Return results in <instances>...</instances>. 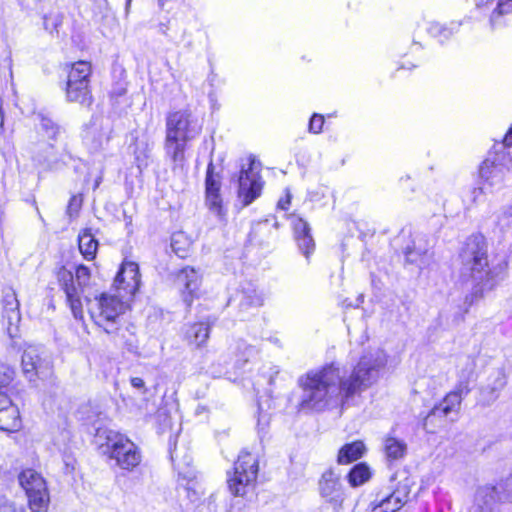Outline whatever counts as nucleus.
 Listing matches in <instances>:
<instances>
[{
	"instance_id": "nucleus-56",
	"label": "nucleus",
	"mask_w": 512,
	"mask_h": 512,
	"mask_svg": "<svg viewBox=\"0 0 512 512\" xmlns=\"http://www.w3.org/2000/svg\"><path fill=\"white\" fill-rule=\"evenodd\" d=\"M200 410V412H203V409H200V407H197V412Z\"/></svg>"
},
{
	"instance_id": "nucleus-46",
	"label": "nucleus",
	"mask_w": 512,
	"mask_h": 512,
	"mask_svg": "<svg viewBox=\"0 0 512 512\" xmlns=\"http://www.w3.org/2000/svg\"><path fill=\"white\" fill-rule=\"evenodd\" d=\"M291 203V195L290 193L287 191V194H286V197L285 198H282L278 201V208L282 209V210H287L289 205Z\"/></svg>"
},
{
	"instance_id": "nucleus-34",
	"label": "nucleus",
	"mask_w": 512,
	"mask_h": 512,
	"mask_svg": "<svg viewBox=\"0 0 512 512\" xmlns=\"http://www.w3.org/2000/svg\"><path fill=\"white\" fill-rule=\"evenodd\" d=\"M476 363L471 357H464L459 363V382H465L469 386L470 380L474 376Z\"/></svg>"
},
{
	"instance_id": "nucleus-12",
	"label": "nucleus",
	"mask_w": 512,
	"mask_h": 512,
	"mask_svg": "<svg viewBox=\"0 0 512 512\" xmlns=\"http://www.w3.org/2000/svg\"><path fill=\"white\" fill-rule=\"evenodd\" d=\"M263 183L259 171L255 169L254 160L248 167H242L238 177V197L244 206L251 204L261 194Z\"/></svg>"
},
{
	"instance_id": "nucleus-9",
	"label": "nucleus",
	"mask_w": 512,
	"mask_h": 512,
	"mask_svg": "<svg viewBox=\"0 0 512 512\" xmlns=\"http://www.w3.org/2000/svg\"><path fill=\"white\" fill-rule=\"evenodd\" d=\"M18 481L28 500L32 512H47L50 504V494L44 477L34 469H25Z\"/></svg>"
},
{
	"instance_id": "nucleus-8",
	"label": "nucleus",
	"mask_w": 512,
	"mask_h": 512,
	"mask_svg": "<svg viewBox=\"0 0 512 512\" xmlns=\"http://www.w3.org/2000/svg\"><path fill=\"white\" fill-rule=\"evenodd\" d=\"M90 270L84 265L76 269L75 279L69 271L60 273V286L66 295V302L76 320H83V294L90 281Z\"/></svg>"
},
{
	"instance_id": "nucleus-4",
	"label": "nucleus",
	"mask_w": 512,
	"mask_h": 512,
	"mask_svg": "<svg viewBox=\"0 0 512 512\" xmlns=\"http://www.w3.org/2000/svg\"><path fill=\"white\" fill-rule=\"evenodd\" d=\"M95 438L102 452L121 470L133 471L142 461L140 448L127 436L112 429L97 427Z\"/></svg>"
},
{
	"instance_id": "nucleus-2",
	"label": "nucleus",
	"mask_w": 512,
	"mask_h": 512,
	"mask_svg": "<svg viewBox=\"0 0 512 512\" xmlns=\"http://www.w3.org/2000/svg\"><path fill=\"white\" fill-rule=\"evenodd\" d=\"M488 246L484 236H470L461 251L463 274L469 272L473 283L471 293L466 295L465 304L470 307L481 299L485 293L494 290L507 276L506 260L488 261Z\"/></svg>"
},
{
	"instance_id": "nucleus-43",
	"label": "nucleus",
	"mask_w": 512,
	"mask_h": 512,
	"mask_svg": "<svg viewBox=\"0 0 512 512\" xmlns=\"http://www.w3.org/2000/svg\"><path fill=\"white\" fill-rule=\"evenodd\" d=\"M60 22H61V20L59 19V17H55L52 19L51 16L46 15L44 17L43 25H44L45 30L52 33L54 30L57 29Z\"/></svg>"
},
{
	"instance_id": "nucleus-36",
	"label": "nucleus",
	"mask_w": 512,
	"mask_h": 512,
	"mask_svg": "<svg viewBox=\"0 0 512 512\" xmlns=\"http://www.w3.org/2000/svg\"><path fill=\"white\" fill-rule=\"evenodd\" d=\"M15 372L7 364L0 362V391L9 390V385L14 379Z\"/></svg>"
},
{
	"instance_id": "nucleus-50",
	"label": "nucleus",
	"mask_w": 512,
	"mask_h": 512,
	"mask_svg": "<svg viewBox=\"0 0 512 512\" xmlns=\"http://www.w3.org/2000/svg\"><path fill=\"white\" fill-rule=\"evenodd\" d=\"M147 158H148V154H147V150L144 149L143 150V166H146L147 165Z\"/></svg>"
},
{
	"instance_id": "nucleus-44",
	"label": "nucleus",
	"mask_w": 512,
	"mask_h": 512,
	"mask_svg": "<svg viewBox=\"0 0 512 512\" xmlns=\"http://www.w3.org/2000/svg\"><path fill=\"white\" fill-rule=\"evenodd\" d=\"M8 390H6L5 392H2V390L0 391V408H9L10 406H16L10 395H8L7 393Z\"/></svg>"
},
{
	"instance_id": "nucleus-3",
	"label": "nucleus",
	"mask_w": 512,
	"mask_h": 512,
	"mask_svg": "<svg viewBox=\"0 0 512 512\" xmlns=\"http://www.w3.org/2000/svg\"><path fill=\"white\" fill-rule=\"evenodd\" d=\"M201 131V122L190 110L182 109L167 114L165 150L175 165L184 162L187 142L196 138Z\"/></svg>"
},
{
	"instance_id": "nucleus-27",
	"label": "nucleus",
	"mask_w": 512,
	"mask_h": 512,
	"mask_svg": "<svg viewBox=\"0 0 512 512\" xmlns=\"http://www.w3.org/2000/svg\"><path fill=\"white\" fill-rule=\"evenodd\" d=\"M79 250L83 257L90 261L96 257L98 241L90 229H84L78 236Z\"/></svg>"
},
{
	"instance_id": "nucleus-10",
	"label": "nucleus",
	"mask_w": 512,
	"mask_h": 512,
	"mask_svg": "<svg viewBox=\"0 0 512 512\" xmlns=\"http://www.w3.org/2000/svg\"><path fill=\"white\" fill-rule=\"evenodd\" d=\"M410 485L408 479L400 482L394 490L382 489L374 495L370 502L368 512H397L408 501Z\"/></svg>"
},
{
	"instance_id": "nucleus-1",
	"label": "nucleus",
	"mask_w": 512,
	"mask_h": 512,
	"mask_svg": "<svg viewBox=\"0 0 512 512\" xmlns=\"http://www.w3.org/2000/svg\"><path fill=\"white\" fill-rule=\"evenodd\" d=\"M387 361L384 350L371 348L363 353L348 377L342 375L335 363L310 370L298 380L303 390L298 409L321 411L328 406L344 405L379 380Z\"/></svg>"
},
{
	"instance_id": "nucleus-41",
	"label": "nucleus",
	"mask_w": 512,
	"mask_h": 512,
	"mask_svg": "<svg viewBox=\"0 0 512 512\" xmlns=\"http://www.w3.org/2000/svg\"><path fill=\"white\" fill-rule=\"evenodd\" d=\"M503 497L512 502V474L499 485Z\"/></svg>"
},
{
	"instance_id": "nucleus-6",
	"label": "nucleus",
	"mask_w": 512,
	"mask_h": 512,
	"mask_svg": "<svg viewBox=\"0 0 512 512\" xmlns=\"http://www.w3.org/2000/svg\"><path fill=\"white\" fill-rule=\"evenodd\" d=\"M88 312L93 322L105 333L113 337H118L122 330V315L128 309L127 301L120 294L110 295L107 293L95 297L91 301L88 296H84Z\"/></svg>"
},
{
	"instance_id": "nucleus-22",
	"label": "nucleus",
	"mask_w": 512,
	"mask_h": 512,
	"mask_svg": "<svg viewBox=\"0 0 512 512\" xmlns=\"http://www.w3.org/2000/svg\"><path fill=\"white\" fill-rule=\"evenodd\" d=\"M263 296L254 288H247L241 292L239 302V317L245 319L251 310L263 305Z\"/></svg>"
},
{
	"instance_id": "nucleus-7",
	"label": "nucleus",
	"mask_w": 512,
	"mask_h": 512,
	"mask_svg": "<svg viewBox=\"0 0 512 512\" xmlns=\"http://www.w3.org/2000/svg\"><path fill=\"white\" fill-rule=\"evenodd\" d=\"M259 471L256 455L243 450L234 464L233 473L228 474L227 484L234 496H245L255 486Z\"/></svg>"
},
{
	"instance_id": "nucleus-16",
	"label": "nucleus",
	"mask_w": 512,
	"mask_h": 512,
	"mask_svg": "<svg viewBox=\"0 0 512 512\" xmlns=\"http://www.w3.org/2000/svg\"><path fill=\"white\" fill-rule=\"evenodd\" d=\"M206 205L218 217L224 215L222 198L219 194L221 183L220 177L213 173V165L209 164L206 173Z\"/></svg>"
},
{
	"instance_id": "nucleus-5",
	"label": "nucleus",
	"mask_w": 512,
	"mask_h": 512,
	"mask_svg": "<svg viewBox=\"0 0 512 512\" xmlns=\"http://www.w3.org/2000/svg\"><path fill=\"white\" fill-rule=\"evenodd\" d=\"M512 126L503 143L482 162L479 176L483 185L490 190H499L512 182Z\"/></svg>"
},
{
	"instance_id": "nucleus-30",
	"label": "nucleus",
	"mask_w": 512,
	"mask_h": 512,
	"mask_svg": "<svg viewBox=\"0 0 512 512\" xmlns=\"http://www.w3.org/2000/svg\"><path fill=\"white\" fill-rule=\"evenodd\" d=\"M384 449L387 458L391 460H398L405 456L407 452V445L404 441L395 437H387L384 442Z\"/></svg>"
},
{
	"instance_id": "nucleus-25",
	"label": "nucleus",
	"mask_w": 512,
	"mask_h": 512,
	"mask_svg": "<svg viewBox=\"0 0 512 512\" xmlns=\"http://www.w3.org/2000/svg\"><path fill=\"white\" fill-rule=\"evenodd\" d=\"M92 73L91 64L86 61H78L72 64L68 73L66 84L84 85L90 84Z\"/></svg>"
},
{
	"instance_id": "nucleus-47",
	"label": "nucleus",
	"mask_w": 512,
	"mask_h": 512,
	"mask_svg": "<svg viewBox=\"0 0 512 512\" xmlns=\"http://www.w3.org/2000/svg\"><path fill=\"white\" fill-rule=\"evenodd\" d=\"M131 385L134 387V388H137V389H144L145 390V382L142 378L140 377H133L131 378Z\"/></svg>"
},
{
	"instance_id": "nucleus-18",
	"label": "nucleus",
	"mask_w": 512,
	"mask_h": 512,
	"mask_svg": "<svg viewBox=\"0 0 512 512\" xmlns=\"http://www.w3.org/2000/svg\"><path fill=\"white\" fill-rule=\"evenodd\" d=\"M498 489L489 485L479 487L469 512H493L494 505L502 498Z\"/></svg>"
},
{
	"instance_id": "nucleus-11",
	"label": "nucleus",
	"mask_w": 512,
	"mask_h": 512,
	"mask_svg": "<svg viewBox=\"0 0 512 512\" xmlns=\"http://www.w3.org/2000/svg\"><path fill=\"white\" fill-rule=\"evenodd\" d=\"M22 370L29 381L36 377L44 378L50 375L51 361L46 352L39 346H28L22 354Z\"/></svg>"
},
{
	"instance_id": "nucleus-15",
	"label": "nucleus",
	"mask_w": 512,
	"mask_h": 512,
	"mask_svg": "<svg viewBox=\"0 0 512 512\" xmlns=\"http://www.w3.org/2000/svg\"><path fill=\"white\" fill-rule=\"evenodd\" d=\"M470 392V388L465 382H458L455 389L449 392L443 401L436 405L429 416H447L452 412H457L460 408L462 399Z\"/></svg>"
},
{
	"instance_id": "nucleus-52",
	"label": "nucleus",
	"mask_w": 512,
	"mask_h": 512,
	"mask_svg": "<svg viewBox=\"0 0 512 512\" xmlns=\"http://www.w3.org/2000/svg\"><path fill=\"white\" fill-rule=\"evenodd\" d=\"M270 341L275 343V344L279 343V340L277 338H270Z\"/></svg>"
},
{
	"instance_id": "nucleus-35",
	"label": "nucleus",
	"mask_w": 512,
	"mask_h": 512,
	"mask_svg": "<svg viewBox=\"0 0 512 512\" xmlns=\"http://www.w3.org/2000/svg\"><path fill=\"white\" fill-rule=\"evenodd\" d=\"M512 12V0H498L496 8L491 14V24L495 26L497 19Z\"/></svg>"
},
{
	"instance_id": "nucleus-19",
	"label": "nucleus",
	"mask_w": 512,
	"mask_h": 512,
	"mask_svg": "<svg viewBox=\"0 0 512 512\" xmlns=\"http://www.w3.org/2000/svg\"><path fill=\"white\" fill-rule=\"evenodd\" d=\"M3 321L7 323V331L11 337H14L18 331V325L21 320L19 312V302L14 292H9L3 297Z\"/></svg>"
},
{
	"instance_id": "nucleus-13",
	"label": "nucleus",
	"mask_w": 512,
	"mask_h": 512,
	"mask_svg": "<svg viewBox=\"0 0 512 512\" xmlns=\"http://www.w3.org/2000/svg\"><path fill=\"white\" fill-rule=\"evenodd\" d=\"M140 286V273L137 263L124 261L118 271L114 288L122 298L130 299L135 295Z\"/></svg>"
},
{
	"instance_id": "nucleus-42",
	"label": "nucleus",
	"mask_w": 512,
	"mask_h": 512,
	"mask_svg": "<svg viewBox=\"0 0 512 512\" xmlns=\"http://www.w3.org/2000/svg\"><path fill=\"white\" fill-rule=\"evenodd\" d=\"M239 348H243L244 350L242 356L244 361H248L249 358L255 356L258 353V350L254 346L248 345L245 342H240Z\"/></svg>"
},
{
	"instance_id": "nucleus-14",
	"label": "nucleus",
	"mask_w": 512,
	"mask_h": 512,
	"mask_svg": "<svg viewBox=\"0 0 512 512\" xmlns=\"http://www.w3.org/2000/svg\"><path fill=\"white\" fill-rule=\"evenodd\" d=\"M321 497L332 506L335 511L342 508L345 499L340 477L332 470L325 471L319 481Z\"/></svg>"
},
{
	"instance_id": "nucleus-26",
	"label": "nucleus",
	"mask_w": 512,
	"mask_h": 512,
	"mask_svg": "<svg viewBox=\"0 0 512 512\" xmlns=\"http://www.w3.org/2000/svg\"><path fill=\"white\" fill-rule=\"evenodd\" d=\"M459 22H450L448 24H441L439 22L430 23L427 31L428 33L436 38L439 42L443 43L450 39L455 33L459 31Z\"/></svg>"
},
{
	"instance_id": "nucleus-21",
	"label": "nucleus",
	"mask_w": 512,
	"mask_h": 512,
	"mask_svg": "<svg viewBox=\"0 0 512 512\" xmlns=\"http://www.w3.org/2000/svg\"><path fill=\"white\" fill-rule=\"evenodd\" d=\"M177 281L184 286V301L190 305L200 286V276L198 272L190 267L183 268L177 276Z\"/></svg>"
},
{
	"instance_id": "nucleus-40",
	"label": "nucleus",
	"mask_w": 512,
	"mask_h": 512,
	"mask_svg": "<svg viewBox=\"0 0 512 512\" xmlns=\"http://www.w3.org/2000/svg\"><path fill=\"white\" fill-rule=\"evenodd\" d=\"M324 117L321 114L314 113L309 121V132L319 134L324 125Z\"/></svg>"
},
{
	"instance_id": "nucleus-39",
	"label": "nucleus",
	"mask_w": 512,
	"mask_h": 512,
	"mask_svg": "<svg viewBox=\"0 0 512 512\" xmlns=\"http://www.w3.org/2000/svg\"><path fill=\"white\" fill-rule=\"evenodd\" d=\"M0 512H26L25 508L16 505L7 497L0 495Z\"/></svg>"
},
{
	"instance_id": "nucleus-32",
	"label": "nucleus",
	"mask_w": 512,
	"mask_h": 512,
	"mask_svg": "<svg viewBox=\"0 0 512 512\" xmlns=\"http://www.w3.org/2000/svg\"><path fill=\"white\" fill-rule=\"evenodd\" d=\"M191 242L182 232H177L172 235L171 248L173 252L180 258H185L190 250Z\"/></svg>"
},
{
	"instance_id": "nucleus-20",
	"label": "nucleus",
	"mask_w": 512,
	"mask_h": 512,
	"mask_svg": "<svg viewBox=\"0 0 512 512\" xmlns=\"http://www.w3.org/2000/svg\"><path fill=\"white\" fill-rule=\"evenodd\" d=\"M37 137L31 138L30 140V153L32 159L38 162L40 165H47L53 167L56 164L53 158L54 145L45 140L36 139Z\"/></svg>"
},
{
	"instance_id": "nucleus-48",
	"label": "nucleus",
	"mask_w": 512,
	"mask_h": 512,
	"mask_svg": "<svg viewBox=\"0 0 512 512\" xmlns=\"http://www.w3.org/2000/svg\"><path fill=\"white\" fill-rule=\"evenodd\" d=\"M75 207V209H78V204H76V198L73 197L69 203V210H72Z\"/></svg>"
},
{
	"instance_id": "nucleus-28",
	"label": "nucleus",
	"mask_w": 512,
	"mask_h": 512,
	"mask_svg": "<svg viewBox=\"0 0 512 512\" xmlns=\"http://www.w3.org/2000/svg\"><path fill=\"white\" fill-rule=\"evenodd\" d=\"M21 427V419L17 406L0 408V429L5 431H16Z\"/></svg>"
},
{
	"instance_id": "nucleus-49",
	"label": "nucleus",
	"mask_w": 512,
	"mask_h": 512,
	"mask_svg": "<svg viewBox=\"0 0 512 512\" xmlns=\"http://www.w3.org/2000/svg\"><path fill=\"white\" fill-rule=\"evenodd\" d=\"M167 30H168L167 25H165V24H161L160 25V27H159L160 33H162L163 35H166L167 34Z\"/></svg>"
},
{
	"instance_id": "nucleus-24",
	"label": "nucleus",
	"mask_w": 512,
	"mask_h": 512,
	"mask_svg": "<svg viewBox=\"0 0 512 512\" xmlns=\"http://www.w3.org/2000/svg\"><path fill=\"white\" fill-rule=\"evenodd\" d=\"M66 99L82 106H90L93 102L90 85L66 84Z\"/></svg>"
},
{
	"instance_id": "nucleus-55",
	"label": "nucleus",
	"mask_w": 512,
	"mask_h": 512,
	"mask_svg": "<svg viewBox=\"0 0 512 512\" xmlns=\"http://www.w3.org/2000/svg\"><path fill=\"white\" fill-rule=\"evenodd\" d=\"M200 410V412H203V409H200V407H197V412Z\"/></svg>"
},
{
	"instance_id": "nucleus-54",
	"label": "nucleus",
	"mask_w": 512,
	"mask_h": 512,
	"mask_svg": "<svg viewBox=\"0 0 512 512\" xmlns=\"http://www.w3.org/2000/svg\"><path fill=\"white\" fill-rule=\"evenodd\" d=\"M92 424H95V421L91 419V417L88 418Z\"/></svg>"
},
{
	"instance_id": "nucleus-23",
	"label": "nucleus",
	"mask_w": 512,
	"mask_h": 512,
	"mask_svg": "<svg viewBox=\"0 0 512 512\" xmlns=\"http://www.w3.org/2000/svg\"><path fill=\"white\" fill-rule=\"evenodd\" d=\"M213 322L201 321L191 324L186 332L185 337L197 347H202L208 340Z\"/></svg>"
},
{
	"instance_id": "nucleus-31",
	"label": "nucleus",
	"mask_w": 512,
	"mask_h": 512,
	"mask_svg": "<svg viewBox=\"0 0 512 512\" xmlns=\"http://www.w3.org/2000/svg\"><path fill=\"white\" fill-rule=\"evenodd\" d=\"M371 476L369 467L363 463L354 466L348 474V482L352 487L364 484Z\"/></svg>"
},
{
	"instance_id": "nucleus-45",
	"label": "nucleus",
	"mask_w": 512,
	"mask_h": 512,
	"mask_svg": "<svg viewBox=\"0 0 512 512\" xmlns=\"http://www.w3.org/2000/svg\"><path fill=\"white\" fill-rule=\"evenodd\" d=\"M482 395L488 403L495 401L498 398V393L495 388H485L482 390Z\"/></svg>"
},
{
	"instance_id": "nucleus-17",
	"label": "nucleus",
	"mask_w": 512,
	"mask_h": 512,
	"mask_svg": "<svg viewBox=\"0 0 512 512\" xmlns=\"http://www.w3.org/2000/svg\"><path fill=\"white\" fill-rule=\"evenodd\" d=\"M292 226L294 237L301 253L309 260L310 255L314 252L315 242L311 235L309 224L301 217H293Z\"/></svg>"
},
{
	"instance_id": "nucleus-38",
	"label": "nucleus",
	"mask_w": 512,
	"mask_h": 512,
	"mask_svg": "<svg viewBox=\"0 0 512 512\" xmlns=\"http://www.w3.org/2000/svg\"><path fill=\"white\" fill-rule=\"evenodd\" d=\"M484 189H487L486 186L484 187H474L471 188L464 196V202L468 204V206L475 205L482 201L484 197Z\"/></svg>"
},
{
	"instance_id": "nucleus-53",
	"label": "nucleus",
	"mask_w": 512,
	"mask_h": 512,
	"mask_svg": "<svg viewBox=\"0 0 512 512\" xmlns=\"http://www.w3.org/2000/svg\"><path fill=\"white\" fill-rule=\"evenodd\" d=\"M101 416H104V417H105L104 413H103V412H101V411H99V412L97 413V417H98V418H101Z\"/></svg>"
},
{
	"instance_id": "nucleus-29",
	"label": "nucleus",
	"mask_w": 512,
	"mask_h": 512,
	"mask_svg": "<svg viewBox=\"0 0 512 512\" xmlns=\"http://www.w3.org/2000/svg\"><path fill=\"white\" fill-rule=\"evenodd\" d=\"M364 450L365 446L361 441L346 444L339 451L338 462L340 464H347L356 461L363 455Z\"/></svg>"
},
{
	"instance_id": "nucleus-51",
	"label": "nucleus",
	"mask_w": 512,
	"mask_h": 512,
	"mask_svg": "<svg viewBox=\"0 0 512 512\" xmlns=\"http://www.w3.org/2000/svg\"><path fill=\"white\" fill-rule=\"evenodd\" d=\"M132 0H126V13H128Z\"/></svg>"
},
{
	"instance_id": "nucleus-37",
	"label": "nucleus",
	"mask_w": 512,
	"mask_h": 512,
	"mask_svg": "<svg viewBox=\"0 0 512 512\" xmlns=\"http://www.w3.org/2000/svg\"><path fill=\"white\" fill-rule=\"evenodd\" d=\"M406 260L412 264L418 265L419 268H424L428 265V253H417L414 250H408L406 252Z\"/></svg>"
},
{
	"instance_id": "nucleus-33",
	"label": "nucleus",
	"mask_w": 512,
	"mask_h": 512,
	"mask_svg": "<svg viewBox=\"0 0 512 512\" xmlns=\"http://www.w3.org/2000/svg\"><path fill=\"white\" fill-rule=\"evenodd\" d=\"M38 133L48 140L55 141L60 133V128L50 118L41 117Z\"/></svg>"
}]
</instances>
